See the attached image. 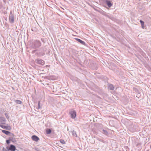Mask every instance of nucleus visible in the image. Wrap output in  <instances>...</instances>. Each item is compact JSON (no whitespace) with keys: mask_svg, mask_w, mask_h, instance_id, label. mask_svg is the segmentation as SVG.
Instances as JSON below:
<instances>
[{"mask_svg":"<svg viewBox=\"0 0 151 151\" xmlns=\"http://www.w3.org/2000/svg\"><path fill=\"white\" fill-rule=\"evenodd\" d=\"M106 2L108 6L109 7H111L112 6V4L110 1L106 0Z\"/></svg>","mask_w":151,"mask_h":151,"instance_id":"obj_13","label":"nucleus"},{"mask_svg":"<svg viewBox=\"0 0 151 151\" xmlns=\"http://www.w3.org/2000/svg\"><path fill=\"white\" fill-rule=\"evenodd\" d=\"M9 139L10 141H12L13 142H14V141L15 140L14 138L12 137H10L9 138Z\"/></svg>","mask_w":151,"mask_h":151,"instance_id":"obj_19","label":"nucleus"},{"mask_svg":"<svg viewBox=\"0 0 151 151\" xmlns=\"http://www.w3.org/2000/svg\"><path fill=\"white\" fill-rule=\"evenodd\" d=\"M0 127L3 129H6L10 130L11 129V127L10 126H5L3 125H0Z\"/></svg>","mask_w":151,"mask_h":151,"instance_id":"obj_9","label":"nucleus"},{"mask_svg":"<svg viewBox=\"0 0 151 151\" xmlns=\"http://www.w3.org/2000/svg\"><path fill=\"white\" fill-rule=\"evenodd\" d=\"M14 101L17 104H21L22 102L21 101L18 100H15Z\"/></svg>","mask_w":151,"mask_h":151,"instance_id":"obj_15","label":"nucleus"},{"mask_svg":"<svg viewBox=\"0 0 151 151\" xmlns=\"http://www.w3.org/2000/svg\"><path fill=\"white\" fill-rule=\"evenodd\" d=\"M60 143L63 144H65V142L64 141V140L63 139H61L60 140Z\"/></svg>","mask_w":151,"mask_h":151,"instance_id":"obj_22","label":"nucleus"},{"mask_svg":"<svg viewBox=\"0 0 151 151\" xmlns=\"http://www.w3.org/2000/svg\"><path fill=\"white\" fill-rule=\"evenodd\" d=\"M7 149L5 148L4 147H3V151H9V150L8 147H6Z\"/></svg>","mask_w":151,"mask_h":151,"instance_id":"obj_21","label":"nucleus"},{"mask_svg":"<svg viewBox=\"0 0 151 151\" xmlns=\"http://www.w3.org/2000/svg\"><path fill=\"white\" fill-rule=\"evenodd\" d=\"M37 109H40V101H39L38 102V106L37 108Z\"/></svg>","mask_w":151,"mask_h":151,"instance_id":"obj_20","label":"nucleus"},{"mask_svg":"<svg viewBox=\"0 0 151 151\" xmlns=\"http://www.w3.org/2000/svg\"><path fill=\"white\" fill-rule=\"evenodd\" d=\"M101 132L103 134L105 135L108 136L109 135V133L108 132L104 129H101Z\"/></svg>","mask_w":151,"mask_h":151,"instance_id":"obj_11","label":"nucleus"},{"mask_svg":"<svg viewBox=\"0 0 151 151\" xmlns=\"http://www.w3.org/2000/svg\"><path fill=\"white\" fill-rule=\"evenodd\" d=\"M47 66L48 67V65H47Z\"/></svg>","mask_w":151,"mask_h":151,"instance_id":"obj_33","label":"nucleus"},{"mask_svg":"<svg viewBox=\"0 0 151 151\" xmlns=\"http://www.w3.org/2000/svg\"><path fill=\"white\" fill-rule=\"evenodd\" d=\"M2 132L4 134L8 135H9L10 133V132L5 130H2Z\"/></svg>","mask_w":151,"mask_h":151,"instance_id":"obj_14","label":"nucleus"},{"mask_svg":"<svg viewBox=\"0 0 151 151\" xmlns=\"http://www.w3.org/2000/svg\"><path fill=\"white\" fill-rule=\"evenodd\" d=\"M76 40L78 42H79L80 43H81V44L83 45H85V42L82 40H81L78 39V38H75Z\"/></svg>","mask_w":151,"mask_h":151,"instance_id":"obj_10","label":"nucleus"},{"mask_svg":"<svg viewBox=\"0 0 151 151\" xmlns=\"http://www.w3.org/2000/svg\"><path fill=\"white\" fill-rule=\"evenodd\" d=\"M35 62L38 64H39L42 65H43L45 63V61L39 58H37L35 60Z\"/></svg>","mask_w":151,"mask_h":151,"instance_id":"obj_3","label":"nucleus"},{"mask_svg":"<svg viewBox=\"0 0 151 151\" xmlns=\"http://www.w3.org/2000/svg\"><path fill=\"white\" fill-rule=\"evenodd\" d=\"M147 151H149L148 150H147Z\"/></svg>","mask_w":151,"mask_h":151,"instance_id":"obj_35","label":"nucleus"},{"mask_svg":"<svg viewBox=\"0 0 151 151\" xmlns=\"http://www.w3.org/2000/svg\"><path fill=\"white\" fill-rule=\"evenodd\" d=\"M140 23L141 24L142 27V28H143L144 27V22L142 20H140Z\"/></svg>","mask_w":151,"mask_h":151,"instance_id":"obj_18","label":"nucleus"},{"mask_svg":"<svg viewBox=\"0 0 151 151\" xmlns=\"http://www.w3.org/2000/svg\"><path fill=\"white\" fill-rule=\"evenodd\" d=\"M31 138L33 140L35 141L36 142L38 141L39 139V137L35 135H34L32 136Z\"/></svg>","mask_w":151,"mask_h":151,"instance_id":"obj_7","label":"nucleus"},{"mask_svg":"<svg viewBox=\"0 0 151 151\" xmlns=\"http://www.w3.org/2000/svg\"><path fill=\"white\" fill-rule=\"evenodd\" d=\"M14 15L13 14H12V11H11L10 12V15H9V16H11V15Z\"/></svg>","mask_w":151,"mask_h":151,"instance_id":"obj_27","label":"nucleus"},{"mask_svg":"<svg viewBox=\"0 0 151 151\" xmlns=\"http://www.w3.org/2000/svg\"><path fill=\"white\" fill-rule=\"evenodd\" d=\"M95 9V10H96V11H98V10H96V9Z\"/></svg>","mask_w":151,"mask_h":151,"instance_id":"obj_31","label":"nucleus"},{"mask_svg":"<svg viewBox=\"0 0 151 151\" xmlns=\"http://www.w3.org/2000/svg\"><path fill=\"white\" fill-rule=\"evenodd\" d=\"M41 44V43L40 41L35 40L32 42V47L34 49H36L40 47Z\"/></svg>","mask_w":151,"mask_h":151,"instance_id":"obj_1","label":"nucleus"},{"mask_svg":"<svg viewBox=\"0 0 151 151\" xmlns=\"http://www.w3.org/2000/svg\"><path fill=\"white\" fill-rule=\"evenodd\" d=\"M8 148L9 150L11 151H14L16 149V147L14 145H11Z\"/></svg>","mask_w":151,"mask_h":151,"instance_id":"obj_6","label":"nucleus"},{"mask_svg":"<svg viewBox=\"0 0 151 151\" xmlns=\"http://www.w3.org/2000/svg\"><path fill=\"white\" fill-rule=\"evenodd\" d=\"M52 131L50 129H47L46 130V133L47 134H49L51 133Z\"/></svg>","mask_w":151,"mask_h":151,"instance_id":"obj_17","label":"nucleus"},{"mask_svg":"<svg viewBox=\"0 0 151 151\" xmlns=\"http://www.w3.org/2000/svg\"><path fill=\"white\" fill-rule=\"evenodd\" d=\"M46 77H47V76H46V77H45V78H46Z\"/></svg>","mask_w":151,"mask_h":151,"instance_id":"obj_32","label":"nucleus"},{"mask_svg":"<svg viewBox=\"0 0 151 151\" xmlns=\"http://www.w3.org/2000/svg\"><path fill=\"white\" fill-rule=\"evenodd\" d=\"M70 78L73 81H76L77 79V78H74L73 77H71Z\"/></svg>","mask_w":151,"mask_h":151,"instance_id":"obj_23","label":"nucleus"},{"mask_svg":"<svg viewBox=\"0 0 151 151\" xmlns=\"http://www.w3.org/2000/svg\"><path fill=\"white\" fill-rule=\"evenodd\" d=\"M109 88L111 90H113L114 89L113 85L111 84H109L108 85Z\"/></svg>","mask_w":151,"mask_h":151,"instance_id":"obj_12","label":"nucleus"},{"mask_svg":"<svg viewBox=\"0 0 151 151\" xmlns=\"http://www.w3.org/2000/svg\"><path fill=\"white\" fill-rule=\"evenodd\" d=\"M72 134L73 136L77 137V135L76 132H75L74 130H73V131H72Z\"/></svg>","mask_w":151,"mask_h":151,"instance_id":"obj_16","label":"nucleus"},{"mask_svg":"<svg viewBox=\"0 0 151 151\" xmlns=\"http://www.w3.org/2000/svg\"><path fill=\"white\" fill-rule=\"evenodd\" d=\"M47 66L48 67V65H47Z\"/></svg>","mask_w":151,"mask_h":151,"instance_id":"obj_34","label":"nucleus"},{"mask_svg":"<svg viewBox=\"0 0 151 151\" xmlns=\"http://www.w3.org/2000/svg\"><path fill=\"white\" fill-rule=\"evenodd\" d=\"M5 115L7 119H9V116H8V114L7 113H5Z\"/></svg>","mask_w":151,"mask_h":151,"instance_id":"obj_24","label":"nucleus"},{"mask_svg":"<svg viewBox=\"0 0 151 151\" xmlns=\"http://www.w3.org/2000/svg\"><path fill=\"white\" fill-rule=\"evenodd\" d=\"M9 20L11 23H13L14 21V16L11 15L9 16Z\"/></svg>","mask_w":151,"mask_h":151,"instance_id":"obj_8","label":"nucleus"},{"mask_svg":"<svg viewBox=\"0 0 151 151\" xmlns=\"http://www.w3.org/2000/svg\"><path fill=\"white\" fill-rule=\"evenodd\" d=\"M101 142H103L104 143L105 142H106L105 141H104V140H100Z\"/></svg>","mask_w":151,"mask_h":151,"instance_id":"obj_28","label":"nucleus"},{"mask_svg":"<svg viewBox=\"0 0 151 151\" xmlns=\"http://www.w3.org/2000/svg\"><path fill=\"white\" fill-rule=\"evenodd\" d=\"M37 50H34V52H35Z\"/></svg>","mask_w":151,"mask_h":151,"instance_id":"obj_29","label":"nucleus"},{"mask_svg":"<svg viewBox=\"0 0 151 151\" xmlns=\"http://www.w3.org/2000/svg\"><path fill=\"white\" fill-rule=\"evenodd\" d=\"M150 149H151V145H150Z\"/></svg>","mask_w":151,"mask_h":151,"instance_id":"obj_30","label":"nucleus"},{"mask_svg":"<svg viewBox=\"0 0 151 151\" xmlns=\"http://www.w3.org/2000/svg\"><path fill=\"white\" fill-rule=\"evenodd\" d=\"M9 135L10 136H12V137H14V134L11 133V132Z\"/></svg>","mask_w":151,"mask_h":151,"instance_id":"obj_25","label":"nucleus"},{"mask_svg":"<svg viewBox=\"0 0 151 151\" xmlns=\"http://www.w3.org/2000/svg\"><path fill=\"white\" fill-rule=\"evenodd\" d=\"M10 140L9 139L8 140H6V143L7 144H9L10 143Z\"/></svg>","mask_w":151,"mask_h":151,"instance_id":"obj_26","label":"nucleus"},{"mask_svg":"<svg viewBox=\"0 0 151 151\" xmlns=\"http://www.w3.org/2000/svg\"><path fill=\"white\" fill-rule=\"evenodd\" d=\"M69 113L70 117L73 119H74L76 116V112L75 111H71Z\"/></svg>","mask_w":151,"mask_h":151,"instance_id":"obj_4","label":"nucleus"},{"mask_svg":"<svg viewBox=\"0 0 151 151\" xmlns=\"http://www.w3.org/2000/svg\"><path fill=\"white\" fill-rule=\"evenodd\" d=\"M6 119L3 117H0V122L1 124H4L5 123Z\"/></svg>","mask_w":151,"mask_h":151,"instance_id":"obj_5","label":"nucleus"},{"mask_svg":"<svg viewBox=\"0 0 151 151\" xmlns=\"http://www.w3.org/2000/svg\"><path fill=\"white\" fill-rule=\"evenodd\" d=\"M40 51L36 53V55L38 56H42L45 54V50L43 48H41L40 50Z\"/></svg>","mask_w":151,"mask_h":151,"instance_id":"obj_2","label":"nucleus"}]
</instances>
